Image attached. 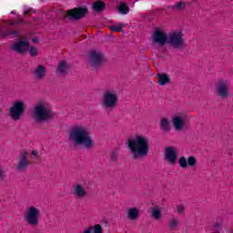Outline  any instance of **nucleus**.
<instances>
[{"label": "nucleus", "mask_w": 233, "mask_h": 233, "mask_svg": "<svg viewBox=\"0 0 233 233\" xmlns=\"http://www.w3.org/2000/svg\"><path fill=\"white\" fill-rule=\"evenodd\" d=\"M152 42L158 46L168 45L173 50H183L185 48V38L181 32H171L168 35L163 30H155L152 35Z\"/></svg>", "instance_id": "1"}, {"label": "nucleus", "mask_w": 233, "mask_h": 233, "mask_svg": "<svg viewBox=\"0 0 233 233\" xmlns=\"http://www.w3.org/2000/svg\"><path fill=\"white\" fill-rule=\"evenodd\" d=\"M68 139L75 147H83L87 150L94 148L96 143L90 136L88 127L83 125H76L71 127L68 133Z\"/></svg>", "instance_id": "2"}, {"label": "nucleus", "mask_w": 233, "mask_h": 233, "mask_svg": "<svg viewBox=\"0 0 233 233\" xmlns=\"http://www.w3.org/2000/svg\"><path fill=\"white\" fill-rule=\"evenodd\" d=\"M127 145L133 159L147 157L150 152V140L144 135H137L133 138H128Z\"/></svg>", "instance_id": "3"}, {"label": "nucleus", "mask_w": 233, "mask_h": 233, "mask_svg": "<svg viewBox=\"0 0 233 233\" xmlns=\"http://www.w3.org/2000/svg\"><path fill=\"white\" fill-rule=\"evenodd\" d=\"M32 114L35 123H46V121H52L56 117V114L45 101L38 102L34 106Z\"/></svg>", "instance_id": "4"}, {"label": "nucleus", "mask_w": 233, "mask_h": 233, "mask_svg": "<svg viewBox=\"0 0 233 233\" xmlns=\"http://www.w3.org/2000/svg\"><path fill=\"white\" fill-rule=\"evenodd\" d=\"M24 219L29 227H38L41 219V210L35 206L28 207L24 212Z\"/></svg>", "instance_id": "5"}, {"label": "nucleus", "mask_w": 233, "mask_h": 233, "mask_svg": "<svg viewBox=\"0 0 233 233\" xmlns=\"http://www.w3.org/2000/svg\"><path fill=\"white\" fill-rule=\"evenodd\" d=\"M102 106L106 110H114L117 106V92L114 90H106L100 99Z\"/></svg>", "instance_id": "6"}, {"label": "nucleus", "mask_w": 233, "mask_h": 233, "mask_svg": "<svg viewBox=\"0 0 233 233\" xmlns=\"http://www.w3.org/2000/svg\"><path fill=\"white\" fill-rule=\"evenodd\" d=\"M215 92L220 99H228L232 96V87L228 84V81L218 80L215 84Z\"/></svg>", "instance_id": "7"}, {"label": "nucleus", "mask_w": 233, "mask_h": 233, "mask_svg": "<svg viewBox=\"0 0 233 233\" xmlns=\"http://www.w3.org/2000/svg\"><path fill=\"white\" fill-rule=\"evenodd\" d=\"M25 110H26V104H25V101H15L9 109V116L13 121H21V117H23Z\"/></svg>", "instance_id": "8"}, {"label": "nucleus", "mask_w": 233, "mask_h": 233, "mask_svg": "<svg viewBox=\"0 0 233 233\" xmlns=\"http://www.w3.org/2000/svg\"><path fill=\"white\" fill-rule=\"evenodd\" d=\"M106 62V58L101 51L91 50L87 55V64L91 68H99L104 63Z\"/></svg>", "instance_id": "9"}, {"label": "nucleus", "mask_w": 233, "mask_h": 233, "mask_svg": "<svg viewBox=\"0 0 233 233\" xmlns=\"http://www.w3.org/2000/svg\"><path fill=\"white\" fill-rule=\"evenodd\" d=\"M30 167V160L28 159V150L23 149L18 157V161L15 164V168L18 172H25Z\"/></svg>", "instance_id": "10"}, {"label": "nucleus", "mask_w": 233, "mask_h": 233, "mask_svg": "<svg viewBox=\"0 0 233 233\" xmlns=\"http://www.w3.org/2000/svg\"><path fill=\"white\" fill-rule=\"evenodd\" d=\"M165 161L169 165H176L177 163V157L179 152L176 147H167L164 151Z\"/></svg>", "instance_id": "11"}, {"label": "nucleus", "mask_w": 233, "mask_h": 233, "mask_svg": "<svg viewBox=\"0 0 233 233\" xmlns=\"http://www.w3.org/2000/svg\"><path fill=\"white\" fill-rule=\"evenodd\" d=\"M88 14V8L86 7H76L74 9L68 10L66 13V17L70 19H75V21H79V19H83L85 15Z\"/></svg>", "instance_id": "12"}, {"label": "nucleus", "mask_w": 233, "mask_h": 233, "mask_svg": "<svg viewBox=\"0 0 233 233\" xmlns=\"http://www.w3.org/2000/svg\"><path fill=\"white\" fill-rule=\"evenodd\" d=\"M72 195L76 199H85L88 196V191L82 184H76L73 186Z\"/></svg>", "instance_id": "13"}, {"label": "nucleus", "mask_w": 233, "mask_h": 233, "mask_svg": "<svg viewBox=\"0 0 233 233\" xmlns=\"http://www.w3.org/2000/svg\"><path fill=\"white\" fill-rule=\"evenodd\" d=\"M28 48H30V44L26 41L20 40L16 43H15L11 46V50H14V52H16V54H25L28 51Z\"/></svg>", "instance_id": "14"}, {"label": "nucleus", "mask_w": 233, "mask_h": 233, "mask_svg": "<svg viewBox=\"0 0 233 233\" xmlns=\"http://www.w3.org/2000/svg\"><path fill=\"white\" fill-rule=\"evenodd\" d=\"M172 125L177 132H181L185 128V116L181 115H175L172 117Z\"/></svg>", "instance_id": "15"}, {"label": "nucleus", "mask_w": 233, "mask_h": 233, "mask_svg": "<svg viewBox=\"0 0 233 233\" xmlns=\"http://www.w3.org/2000/svg\"><path fill=\"white\" fill-rule=\"evenodd\" d=\"M70 71V65L66 63V61H61L56 68L57 76H68V72Z\"/></svg>", "instance_id": "16"}, {"label": "nucleus", "mask_w": 233, "mask_h": 233, "mask_svg": "<svg viewBox=\"0 0 233 233\" xmlns=\"http://www.w3.org/2000/svg\"><path fill=\"white\" fill-rule=\"evenodd\" d=\"M32 74L36 79H45V77H46V67L43 65H39L35 68Z\"/></svg>", "instance_id": "17"}, {"label": "nucleus", "mask_w": 233, "mask_h": 233, "mask_svg": "<svg viewBox=\"0 0 233 233\" xmlns=\"http://www.w3.org/2000/svg\"><path fill=\"white\" fill-rule=\"evenodd\" d=\"M127 218L130 221H136L139 218V209L137 208H128L127 213Z\"/></svg>", "instance_id": "18"}, {"label": "nucleus", "mask_w": 233, "mask_h": 233, "mask_svg": "<svg viewBox=\"0 0 233 233\" xmlns=\"http://www.w3.org/2000/svg\"><path fill=\"white\" fill-rule=\"evenodd\" d=\"M157 77L158 79V85H160V86H165L166 85H168V83H170V76H168V75L165 73L157 74Z\"/></svg>", "instance_id": "19"}, {"label": "nucleus", "mask_w": 233, "mask_h": 233, "mask_svg": "<svg viewBox=\"0 0 233 233\" xmlns=\"http://www.w3.org/2000/svg\"><path fill=\"white\" fill-rule=\"evenodd\" d=\"M171 10H175L176 12H183L187 8V2L179 1L175 5L169 6Z\"/></svg>", "instance_id": "20"}, {"label": "nucleus", "mask_w": 233, "mask_h": 233, "mask_svg": "<svg viewBox=\"0 0 233 233\" xmlns=\"http://www.w3.org/2000/svg\"><path fill=\"white\" fill-rule=\"evenodd\" d=\"M160 130L163 132H170V120L168 118H162L160 120Z\"/></svg>", "instance_id": "21"}, {"label": "nucleus", "mask_w": 233, "mask_h": 233, "mask_svg": "<svg viewBox=\"0 0 233 233\" xmlns=\"http://www.w3.org/2000/svg\"><path fill=\"white\" fill-rule=\"evenodd\" d=\"M151 218H153V219H155V221H159V219H161V218H162L161 209H159V208H157V207L152 208Z\"/></svg>", "instance_id": "22"}, {"label": "nucleus", "mask_w": 233, "mask_h": 233, "mask_svg": "<svg viewBox=\"0 0 233 233\" xmlns=\"http://www.w3.org/2000/svg\"><path fill=\"white\" fill-rule=\"evenodd\" d=\"M8 27H2L1 33H0V39H5V37H8V35H17V31H7L5 32V30H7Z\"/></svg>", "instance_id": "23"}, {"label": "nucleus", "mask_w": 233, "mask_h": 233, "mask_svg": "<svg viewBox=\"0 0 233 233\" xmlns=\"http://www.w3.org/2000/svg\"><path fill=\"white\" fill-rule=\"evenodd\" d=\"M93 9L95 12H103V10H105V4L98 0L93 5Z\"/></svg>", "instance_id": "24"}, {"label": "nucleus", "mask_w": 233, "mask_h": 233, "mask_svg": "<svg viewBox=\"0 0 233 233\" xmlns=\"http://www.w3.org/2000/svg\"><path fill=\"white\" fill-rule=\"evenodd\" d=\"M125 26H127V25L118 23L116 25H111L110 30L111 32H123V28H125Z\"/></svg>", "instance_id": "25"}, {"label": "nucleus", "mask_w": 233, "mask_h": 233, "mask_svg": "<svg viewBox=\"0 0 233 233\" xmlns=\"http://www.w3.org/2000/svg\"><path fill=\"white\" fill-rule=\"evenodd\" d=\"M168 227L171 230L177 228L179 227V219L177 218H173L169 220Z\"/></svg>", "instance_id": "26"}, {"label": "nucleus", "mask_w": 233, "mask_h": 233, "mask_svg": "<svg viewBox=\"0 0 233 233\" xmlns=\"http://www.w3.org/2000/svg\"><path fill=\"white\" fill-rule=\"evenodd\" d=\"M86 230H90V233H103V227L96 224L94 227L90 226Z\"/></svg>", "instance_id": "27"}, {"label": "nucleus", "mask_w": 233, "mask_h": 233, "mask_svg": "<svg viewBox=\"0 0 233 233\" xmlns=\"http://www.w3.org/2000/svg\"><path fill=\"white\" fill-rule=\"evenodd\" d=\"M118 10L120 12V14H128V12H130V8L128 7V5L124 3V2H121L120 3V5L118 7Z\"/></svg>", "instance_id": "28"}, {"label": "nucleus", "mask_w": 233, "mask_h": 233, "mask_svg": "<svg viewBox=\"0 0 233 233\" xmlns=\"http://www.w3.org/2000/svg\"><path fill=\"white\" fill-rule=\"evenodd\" d=\"M178 164L180 165L181 168L188 167V163H187V157H180L178 158Z\"/></svg>", "instance_id": "29"}, {"label": "nucleus", "mask_w": 233, "mask_h": 233, "mask_svg": "<svg viewBox=\"0 0 233 233\" xmlns=\"http://www.w3.org/2000/svg\"><path fill=\"white\" fill-rule=\"evenodd\" d=\"M196 165H198V160L196 159V157L194 156H190L187 158V166L189 167H196Z\"/></svg>", "instance_id": "30"}, {"label": "nucleus", "mask_w": 233, "mask_h": 233, "mask_svg": "<svg viewBox=\"0 0 233 233\" xmlns=\"http://www.w3.org/2000/svg\"><path fill=\"white\" fill-rule=\"evenodd\" d=\"M29 55L31 56V57H37V47L31 46L29 48Z\"/></svg>", "instance_id": "31"}, {"label": "nucleus", "mask_w": 233, "mask_h": 233, "mask_svg": "<svg viewBox=\"0 0 233 233\" xmlns=\"http://www.w3.org/2000/svg\"><path fill=\"white\" fill-rule=\"evenodd\" d=\"M6 178V171H5V167L0 166V181H5Z\"/></svg>", "instance_id": "32"}, {"label": "nucleus", "mask_w": 233, "mask_h": 233, "mask_svg": "<svg viewBox=\"0 0 233 233\" xmlns=\"http://www.w3.org/2000/svg\"><path fill=\"white\" fill-rule=\"evenodd\" d=\"M8 25H25V21L19 19V20H16V21H14V20H10L8 22Z\"/></svg>", "instance_id": "33"}, {"label": "nucleus", "mask_w": 233, "mask_h": 233, "mask_svg": "<svg viewBox=\"0 0 233 233\" xmlns=\"http://www.w3.org/2000/svg\"><path fill=\"white\" fill-rule=\"evenodd\" d=\"M110 159L111 161H113L114 163H116V161H117V152L113 151L110 155Z\"/></svg>", "instance_id": "34"}, {"label": "nucleus", "mask_w": 233, "mask_h": 233, "mask_svg": "<svg viewBox=\"0 0 233 233\" xmlns=\"http://www.w3.org/2000/svg\"><path fill=\"white\" fill-rule=\"evenodd\" d=\"M177 213L178 214H183V212H185V207H183V206H177Z\"/></svg>", "instance_id": "35"}, {"label": "nucleus", "mask_w": 233, "mask_h": 233, "mask_svg": "<svg viewBox=\"0 0 233 233\" xmlns=\"http://www.w3.org/2000/svg\"><path fill=\"white\" fill-rule=\"evenodd\" d=\"M39 154L37 150L32 151V156L36 157Z\"/></svg>", "instance_id": "36"}, {"label": "nucleus", "mask_w": 233, "mask_h": 233, "mask_svg": "<svg viewBox=\"0 0 233 233\" xmlns=\"http://www.w3.org/2000/svg\"><path fill=\"white\" fill-rule=\"evenodd\" d=\"M11 14H13V15L15 14V11H12Z\"/></svg>", "instance_id": "37"}]
</instances>
